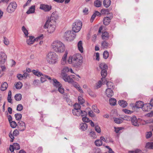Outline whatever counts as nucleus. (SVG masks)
Masks as SVG:
<instances>
[{
  "instance_id": "obj_10",
  "label": "nucleus",
  "mask_w": 153,
  "mask_h": 153,
  "mask_svg": "<svg viewBox=\"0 0 153 153\" xmlns=\"http://www.w3.org/2000/svg\"><path fill=\"white\" fill-rule=\"evenodd\" d=\"M7 59V56L5 53L2 52H0V64L4 63Z\"/></svg>"
},
{
  "instance_id": "obj_7",
  "label": "nucleus",
  "mask_w": 153,
  "mask_h": 153,
  "mask_svg": "<svg viewBox=\"0 0 153 153\" xmlns=\"http://www.w3.org/2000/svg\"><path fill=\"white\" fill-rule=\"evenodd\" d=\"M129 119H130L132 124L134 126H139V123L138 122V119L135 116H133L131 118H130Z\"/></svg>"
},
{
  "instance_id": "obj_41",
  "label": "nucleus",
  "mask_w": 153,
  "mask_h": 153,
  "mask_svg": "<svg viewBox=\"0 0 153 153\" xmlns=\"http://www.w3.org/2000/svg\"><path fill=\"white\" fill-rule=\"evenodd\" d=\"M15 98L17 101L21 100L22 98V95L20 94H16L15 96Z\"/></svg>"
},
{
  "instance_id": "obj_35",
  "label": "nucleus",
  "mask_w": 153,
  "mask_h": 153,
  "mask_svg": "<svg viewBox=\"0 0 153 153\" xmlns=\"http://www.w3.org/2000/svg\"><path fill=\"white\" fill-rule=\"evenodd\" d=\"M109 102L110 105H115L116 103V100L114 98H111L109 100Z\"/></svg>"
},
{
  "instance_id": "obj_12",
  "label": "nucleus",
  "mask_w": 153,
  "mask_h": 153,
  "mask_svg": "<svg viewBox=\"0 0 153 153\" xmlns=\"http://www.w3.org/2000/svg\"><path fill=\"white\" fill-rule=\"evenodd\" d=\"M20 149V146L19 144L17 143H14L12 145H10V151L13 152L14 150H18Z\"/></svg>"
},
{
  "instance_id": "obj_24",
  "label": "nucleus",
  "mask_w": 153,
  "mask_h": 153,
  "mask_svg": "<svg viewBox=\"0 0 153 153\" xmlns=\"http://www.w3.org/2000/svg\"><path fill=\"white\" fill-rule=\"evenodd\" d=\"M70 69L68 67H65L61 71V75L63 76L64 74H67L66 73L69 72Z\"/></svg>"
},
{
  "instance_id": "obj_21",
  "label": "nucleus",
  "mask_w": 153,
  "mask_h": 153,
  "mask_svg": "<svg viewBox=\"0 0 153 153\" xmlns=\"http://www.w3.org/2000/svg\"><path fill=\"white\" fill-rule=\"evenodd\" d=\"M118 104L120 105L123 108L126 107L128 105L127 102L123 100L119 101Z\"/></svg>"
},
{
  "instance_id": "obj_34",
  "label": "nucleus",
  "mask_w": 153,
  "mask_h": 153,
  "mask_svg": "<svg viewBox=\"0 0 153 153\" xmlns=\"http://www.w3.org/2000/svg\"><path fill=\"white\" fill-rule=\"evenodd\" d=\"M8 86L7 83L5 82L3 83H2L1 85V90L4 91L6 89Z\"/></svg>"
},
{
  "instance_id": "obj_9",
  "label": "nucleus",
  "mask_w": 153,
  "mask_h": 153,
  "mask_svg": "<svg viewBox=\"0 0 153 153\" xmlns=\"http://www.w3.org/2000/svg\"><path fill=\"white\" fill-rule=\"evenodd\" d=\"M110 16L105 17L103 20L104 24L105 25H107L109 24L111 21V20L112 18V14L109 13Z\"/></svg>"
},
{
  "instance_id": "obj_11",
  "label": "nucleus",
  "mask_w": 153,
  "mask_h": 153,
  "mask_svg": "<svg viewBox=\"0 0 153 153\" xmlns=\"http://www.w3.org/2000/svg\"><path fill=\"white\" fill-rule=\"evenodd\" d=\"M39 8L45 11L48 12L51 10V5L41 4Z\"/></svg>"
},
{
  "instance_id": "obj_15",
  "label": "nucleus",
  "mask_w": 153,
  "mask_h": 153,
  "mask_svg": "<svg viewBox=\"0 0 153 153\" xmlns=\"http://www.w3.org/2000/svg\"><path fill=\"white\" fill-rule=\"evenodd\" d=\"M17 6V5L15 2L13 1L10 3V13L14 12Z\"/></svg>"
},
{
  "instance_id": "obj_39",
  "label": "nucleus",
  "mask_w": 153,
  "mask_h": 153,
  "mask_svg": "<svg viewBox=\"0 0 153 153\" xmlns=\"http://www.w3.org/2000/svg\"><path fill=\"white\" fill-rule=\"evenodd\" d=\"M22 29L23 32L24 33V34H25L26 37H27L28 35V33L27 30L26 29L25 27L24 26L22 27Z\"/></svg>"
},
{
  "instance_id": "obj_40",
  "label": "nucleus",
  "mask_w": 153,
  "mask_h": 153,
  "mask_svg": "<svg viewBox=\"0 0 153 153\" xmlns=\"http://www.w3.org/2000/svg\"><path fill=\"white\" fill-rule=\"evenodd\" d=\"M78 101L79 103L81 105L83 104L85 102V100L81 96H79L78 98Z\"/></svg>"
},
{
  "instance_id": "obj_5",
  "label": "nucleus",
  "mask_w": 153,
  "mask_h": 153,
  "mask_svg": "<svg viewBox=\"0 0 153 153\" xmlns=\"http://www.w3.org/2000/svg\"><path fill=\"white\" fill-rule=\"evenodd\" d=\"M82 25V23L81 21L76 20L73 24V30L76 33L78 32L81 29Z\"/></svg>"
},
{
  "instance_id": "obj_17",
  "label": "nucleus",
  "mask_w": 153,
  "mask_h": 153,
  "mask_svg": "<svg viewBox=\"0 0 153 153\" xmlns=\"http://www.w3.org/2000/svg\"><path fill=\"white\" fill-rule=\"evenodd\" d=\"M52 82L53 85L56 88H58L62 85L57 79H53L51 81H50V82Z\"/></svg>"
},
{
  "instance_id": "obj_64",
  "label": "nucleus",
  "mask_w": 153,
  "mask_h": 153,
  "mask_svg": "<svg viewBox=\"0 0 153 153\" xmlns=\"http://www.w3.org/2000/svg\"><path fill=\"white\" fill-rule=\"evenodd\" d=\"M41 76H42L41 77L40 79L42 83H43L46 81V78L45 77L44 75H43V74Z\"/></svg>"
},
{
  "instance_id": "obj_52",
  "label": "nucleus",
  "mask_w": 153,
  "mask_h": 153,
  "mask_svg": "<svg viewBox=\"0 0 153 153\" xmlns=\"http://www.w3.org/2000/svg\"><path fill=\"white\" fill-rule=\"evenodd\" d=\"M81 112L80 113V115L82 117H86L87 115V112L85 111H82L81 110Z\"/></svg>"
},
{
  "instance_id": "obj_32",
  "label": "nucleus",
  "mask_w": 153,
  "mask_h": 153,
  "mask_svg": "<svg viewBox=\"0 0 153 153\" xmlns=\"http://www.w3.org/2000/svg\"><path fill=\"white\" fill-rule=\"evenodd\" d=\"M94 5L96 7H100L102 5V2L100 1L96 0L94 2Z\"/></svg>"
},
{
  "instance_id": "obj_31",
  "label": "nucleus",
  "mask_w": 153,
  "mask_h": 153,
  "mask_svg": "<svg viewBox=\"0 0 153 153\" xmlns=\"http://www.w3.org/2000/svg\"><path fill=\"white\" fill-rule=\"evenodd\" d=\"M32 73L38 77L41 76L42 75V73L39 71L33 70H32Z\"/></svg>"
},
{
  "instance_id": "obj_61",
  "label": "nucleus",
  "mask_w": 153,
  "mask_h": 153,
  "mask_svg": "<svg viewBox=\"0 0 153 153\" xmlns=\"http://www.w3.org/2000/svg\"><path fill=\"white\" fill-rule=\"evenodd\" d=\"M152 134L151 131L148 132L146 135V137L148 139L150 138L152 136Z\"/></svg>"
},
{
  "instance_id": "obj_27",
  "label": "nucleus",
  "mask_w": 153,
  "mask_h": 153,
  "mask_svg": "<svg viewBox=\"0 0 153 153\" xmlns=\"http://www.w3.org/2000/svg\"><path fill=\"white\" fill-rule=\"evenodd\" d=\"M111 3L110 0H104L103 4L105 7L107 8L110 6Z\"/></svg>"
},
{
  "instance_id": "obj_45",
  "label": "nucleus",
  "mask_w": 153,
  "mask_h": 153,
  "mask_svg": "<svg viewBox=\"0 0 153 153\" xmlns=\"http://www.w3.org/2000/svg\"><path fill=\"white\" fill-rule=\"evenodd\" d=\"M92 108L93 110L95 112L99 113L100 112V111L97 108V106L95 105H93L92 106Z\"/></svg>"
},
{
  "instance_id": "obj_38",
  "label": "nucleus",
  "mask_w": 153,
  "mask_h": 153,
  "mask_svg": "<svg viewBox=\"0 0 153 153\" xmlns=\"http://www.w3.org/2000/svg\"><path fill=\"white\" fill-rule=\"evenodd\" d=\"M114 122L117 124H120L123 122L122 119L118 118H114Z\"/></svg>"
},
{
  "instance_id": "obj_13",
  "label": "nucleus",
  "mask_w": 153,
  "mask_h": 153,
  "mask_svg": "<svg viewBox=\"0 0 153 153\" xmlns=\"http://www.w3.org/2000/svg\"><path fill=\"white\" fill-rule=\"evenodd\" d=\"M131 105H133L132 107L137 108H143L144 103L141 101H137L134 105L133 104H131Z\"/></svg>"
},
{
  "instance_id": "obj_1",
  "label": "nucleus",
  "mask_w": 153,
  "mask_h": 153,
  "mask_svg": "<svg viewBox=\"0 0 153 153\" xmlns=\"http://www.w3.org/2000/svg\"><path fill=\"white\" fill-rule=\"evenodd\" d=\"M83 61V58L81 54L76 53L68 58V62L72 66L76 68L80 67Z\"/></svg>"
},
{
  "instance_id": "obj_60",
  "label": "nucleus",
  "mask_w": 153,
  "mask_h": 153,
  "mask_svg": "<svg viewBox=\"0 0 153 153\" xmlns=\"http://www.w3.org/2000/svg\"><path fill=\"white\" fill-rule=\"evenodd\" d=\"M141 151L139 149H137L134 151H130L128 153H140Z\"/></svg>"
},
{
  "instance_id": "obj_37",
  "label": "nucleus",
  "mask_w": 153,
  "mask_h": 153,
  "mask_svg": "<svg viewBox=\"0 0 153 153\" xmlns=\"http://www.w3.org/2000/svg\"><path fill=\"white\" fill-rule=\"evenodd\" d=\"M22 86V84L20 82H19L15 84V87L17 89H20Z\"/></svg>"
},
{
  "instance_id": "obj_22",
  "label": "nucleus",
  "mask_w": 153,
  "mask_h": 153,
  "mask_svg": "<svg viewBox=\"0 0 153 153\" xmlns=\"http://www.w3.org/2000/svg\"><path fill=\"white\" fill-rule=\"evenodd\" d=\"M77 46L78 50L82 53L83 52V48L82 47V42L81 41H79L77 44Z\"/></svg>"
},
{
  "instance_id": "obj_14",
  "label": "nucleus",
  "mask_w": 153,
  "mask_h": 153,
  "mask_svg": "<svg viewBox=\"0 0 153 153\" xmlns=\"http://www.w3.org/2000/svg\"><path fill=\"white\" fill-rule=\"evenodd\" d=\"M62 76V79L65 82L71 83L73 82V79L71 77V76H69L67 74L64 75V74Z\"/></svg>"
},
{
  "instance_id": "obj_48",
  "label": "nucleus",
  "mask_w": 153,
  "mask_h": 153,
  "mask_svg": "<svg viewBox=\"0 0 153 153\" xmlns=\"http://www.w3.org/2000/svg\"><path fill=\"white\" fill-rule=\"evenodd\" d=\"M74 109H77L78 110H81L80 109L81 107L80 105L79 104L76 103H75L74 105Z\"/></svg>"
},
{
  "instance_id": "obj_4",
  "label": "nucleus",
  "mask_w": 153,
  "mask_h": 153,
  "mask_svg": "<svg viewBox=\"0 0 153 153\" xmlns=\"http://www.w3.org/2000/svg\"><path fill=\"white\" fill-rule=\"evenodd\" d=\"M47 60L50 64H54L56 63L59 61L58 56L54 52H50L47 55Z\"/></svg>"
},
{
  "instance_id": "obj_3",
  "label": "nucleus",
  "mask_w": 153,
  "mask_h": 153,
  "mask_svg": "<svg viewBox=\"0 0 153 153\" xmlns=\"http://www.w3.org/2000/svg\"><path fill=\"white\" fill-rule=\"evenodd\" d=\"M51 46L54 51L57 53L63 52L65 49L64 44L58 40L53 41L52 44Z\"/></svg>"
},
{
  "instance_id": "obj_47",
  "label": "nucleus",
  "mask_w": 153,
  "mask_h": 153,
  "mask_svg": "<svg viewBox=\"0 0 153 153\" xmlns=\"http://www.w3.org/2000/svg\"><path fill=\"white\" fill-rule=\"evenodd\" d=\"M16 119L18 120H19L21 119L22 117V115L20 114L17 113L15 115Z\"/></svg>"
},
{
  "instance_id": "obj_57",
  "label": "nucleus",
  "mask_w": 153,
  "mask_h": 153,
  "mask_svg": "<svg viewBox=\"0 0 153 153\" xmlns=\"http://www.w3.org/2000/svg\"><path fill=\"white\" fill-rule=\"evenodd\" d=\"M23 109V106L21 104H19L17 106V111H21Z\"/></svg>"
},
{
  "instance_id": "obj_55",
  "label": "nucleus",
  "mask_w": 153,
  "mask_h": 153,
  "mask_svg": "<svg viewBox=\"0 0 153 153\" xmlns=\"http://www.w3.org/2000/svg\"><path fill=\"white\" fill-rule=\"evenodd\" d=\"M123 111L125 113L127 114H131L133 112L132 111L127 110L126 109H123Z\"/></svg>"
},
{
  "instance_id": "obj_20",
  "label": "nucleus",
  "mask_w": 153,
  "mask_h": 153,
  "mask_svg": "<svg viewBox=\"0 0 153 153\" xmlns=\"http://www.w3.org/2000/svg\"><path fill=\"white\" fill-rule=\"evenodd\" d=\"M101 75L102 78L101 79V80L103 82L104 80L105 79V77L107 75V70H102L101 71Z\"/></svg>"
},
{
  "instance_id": "obj_16",
  "label": "nucleus",
  "mask_w": 153,
  "mask_h": 153,
  "mask_svg": "<svg viewBox=\"0 0 153 153\" xmlns=\"http://www.w3.org/2000/svg\"><path fill=\"white\" fill-rule=\"evenodd\" d=\"M106 94L108 97H111L114 95V92L111 89L107 88L106 90Z\"/></svg>"
},
{
  "instance_id": "obj_49",
  "label": "nucleus",
  "mask_w": 153,
  "mask_h": 153,
  "mask_svg": "<svg viewBox=\"0 0 153 153\" xmlns=\"http://www.w3.org/2000/svg\"><path fill=\"white\" fill-rule=\"evenodd\" d=\"M103 58L105 59H107V58L108 57V56H109L108 52L107 51H105L103 53Z\"/></svg>"
},
{
  "instance_id": "obj_30",
  "label": "nucleus",
  "mask_w": 153,
  "mask_h": 153,
  "mask_svg": "<svg viewBox=\"0 0 153 153\" xmlns=\"http://www.w3.org/2000/svg\"><path fill=\"white\" fill-rule=\"evenodd\" d=\"M35 6L33 5L31 6L29 8V9L27 11L26 13L27 14L32 13L35 12Z\"/></svg>"
},
{
  "instance_id": "obj_33",
  "label": "nucleus",
  "mask_w": 153,
  "mask_h": 153,
  "mask_svg": "<svg viewBox=\"0 0 153 153\" xmlns=\"http://www.w3.org/2000/svg\"><path fill=\"white\" fill-rule=\"evenodd\" d=\"M100 68L102 70H107L108 69V66L105 63H102L100 65Z\"/></svg>"
},
{
  "instance_id": "obj_25",
  "label": "nucleus",
  "mask_w": 153,
  "mask_h": 153,
  "mask_svg": "<svg viewBox=\"0 0 153 153\" xmlns=\"http://www.w3.org/2000/svg\"><path fill=\"white\" fill-rule=\"evenodd\" d=\"M88 127L87 124L86 123H82L80 124V129L83 131L86 130Z\"/></svg>"
},
{
  "instance_id": "obj_18",
  "label": "nucleus",
  "mask_w": 153,
  "mask_h": 153,
  "mask_svg": "<svg viewBox=\"0 0 153 153\" xmlns=\"http://www.w3.org/2000/svg\"><path fill=\"white\" fill-rule=\"evenodd\" d=\"M143 106L144 108L143 109L144 111H150V110L152 109V106L149 103L146 104L145 105L144 104Z\"/></svg>"
},
{
  "instance_id": "obj_46",
  "label": "nucleus",
  "mask_w": 153,
  "mask_h": 153,
  "mask_svg": "<svg viewBox=\"0 0 153 153\" xmlns=\"http://www.w3.org/2000/svg\"><path fill=\"white\" fill-rule=\"evenodd\" d=\"M102 82L101 81H99L98 82L96 83L95 88L97 89L100 88L102 86Z\"/></svg>"
},
{
  "instance_id": "obj_23",
  "label": "nucleus",
  "mask_w": 153,
  "mask_h": 153,
  "mask_svg": "<svg viewBox=\"0 0 153 153\" xmlns=\"http://www.w3.org/2000/svg\"><path fill=\"white\" fill-rule=\"evenodd\" d=\"M81 112H82L81 111V110H78L77 109H73L72 110V113L73 114L77 116H79Z\"/></svg>"
},
{
  "instance_id": "obj_26",
  "label": "nucleus",
  "mask_w": 153,
  "mask_h": 153,
  "mask_svg": "<svg viewBox=\"0 0 153 153\" xmlns=\"http://www.w3.org/2000/svg\"><path fill=\"white\" fill-rule=\"evenodd\" d=\"M109 36L108 33L107 32H105L102 33V37L103 39L107 40Z\"/></svg>"
},
{
  "instance_id": "obj_43",
  "label": "nucleus",
  "mask_w": 153,
  "mask_h": 153,
  "mask_svg": "<svg viewBox=\"0 0 153 153\" xmlns=\"http://www.w3.org/2000/svg\"><path fill=\"white\" fill-rule=\"evenodd\" d=\"M107 86L108 88H110L111 89L114 86V84L111 82H108L106 83Z\"/></svg>"
},
{
  "instance_id": "obj_63",
  "label": "nucleus",
  "mask_w": 153,
  "mask_h": 153,
  "mask_svg": "<svg viewBox=\"0 0 153 153\" xmlns=\"http://www.w3.org/2000/svg\"><path fill=\"white\" fill-rule=\"evenodd\" d=\"M17 77L19 80H21L23 78V76L22 74H18L17 75Z\"/></svg>"
},
{
  "instance_id": "obj_51",
  "label": "nucleus",
  "mask_w": 153,
  "mask_h": 153,
  "mask_svg": "<svg viewBox=\"0 0 153 153\" xmlns=\"http://www.w3.org/2000/svg\"><path fill=\"white\" fill-rule=\"evenodd\" d=\"M58 88V91L60 93L62 94L64 92V89L62 87V85L61 86H59Z\"/></svg>"
},
{
  "instance_id": "obj_59",
  "label": "nucleus",
  "mask_w": 153,
  "mask_h": 153,
  "mask_svg": "<svg viewBox=\"0 0 153 153\" xmlns=\"http://www.w3.org/2000/svg\"><path fill=\"white\" fill-rule=\"evenodd\" d=\"M19 131L17 129L15 130L13 134V136H17L19 134Z\"/></svg>"
},
{
  "instance_id": "obj_2",
  "label": "nucleus",
  "mask_w": 153,
  "mask_h": 153,
  "mask_svg": "<svg viewBox=\"0 0 153 153\" xmlns=\"http://www.w3.org/2000/svg\"><path fill=\"white\" fill-rule=\"evenodd\" d=\"M54 17L52 14L50 19L47 20L44 26V28H47L48 31L50 33H53L55 30L56 22L53 19Z\"/></svg>"
},
{
  "instance_id": "obj_58",
  "label": "nucleus",
  "mask_w": 153,
  "mask_h": 153,
  "mask_svg": "<svg viewBox=\"0 0 153 153\" xmlns=\"http://www.w3.org/2000/svg\"><path fill=\"white\" fill-rule=\"evenodd\" d=\"M83 121L85 122L88 123L90 121L89 118L86 117H83L82 119Z\"/></svg>"
},
{
  "instance_id": "obj_53",
  "label": "nucleus",
  "mask_w": 153,
  "mask_h": 153,
  "mask_svg": "<svg viewBox=\"0 0 153 153\" xmlns=\"http://www.w3.org/2000/svg\"><path fill=\"white\" fill-rule=\"evenodd\" d=\"M95 130L98 133H100L101 132L100 128L98 125L95 126Z\"/></svg>"
},
{
  "instance_id": "obj_19",
  "label": "nucleus",
  "mask_w": 153,
  "mask_h": 153,
  "mask_svg": "<svg viewBox=\"0 0 153 153\" xmlns=\"http://www.w3.org/2000/svg\"><path fill=\"white\" fill-rule=\"evenodd\" d=\"M35 41L34 37L30 36H29V38L27 40V43L28 45H31L33 44Z\"/></svg>"
},
{
  "instance_id": "obj_29",
  "label": "nucleus",
  "mask_w": 153,
  "mask_h": 153,
  "mask_svg": "<svg viewBox=\"0 0 153 153\" xmlns=\"http://www.w3.org/2000/svg\"><path fill=\"white\" fill-rule=\"evenodd\" d=\"M145 148L146 149H153V142H148L146 144Z\"/></svg>"
},
{
  "instance_id": "obj_36",
  "label": "nucleus",
  "mask_w": 153,
  "mask_h": 153,
  "mask_svg": "<svg viewBox=\"0 0 153 153\" xmlns=\"http://www.w3.org/2000/svg\"><path fill=\"white\" fill-rule=\"evenodd\" d=\"M95 145L97 146H99L102 145V142L101 140H97L95 141Z\"/></svg>"
},
{
  "instance_id": "obj_6",
  "label": "nucleus",
  "mask_w": 153,
  "mask_h": 153,
  "mask_svg": "<svg viewBox=\"0 0 153 153\" xmlns=\"http://www.w3.org/2000/svg\"><path fill=\"white\" fill-rule=\"evenodd\" d=\"M72 33L70 30L67 31L64 33V37L65 39L68 41H71L74 38V36H72Z\"/></svg>"
},
{
  "instance_id": "obj_42",
  "label": "nucleus",
  "mask_w": 153,
  "mask_h": 153,
  "mask_svg": "<svg viewBox=\"0 0 153 153\" xmlns=\"http://www.w3.org/2000/svg\"><path fill=\"white\" fill-rule=\"evenodd\" d=\"M89 135L90 137L93 138L94 139H95L97 137V136L95 132L94 131H91L90 132Z\"/></svg>"
},
{
  "instance_id": "obj_62",
  "label": "nucleus",
  "mask_w": 153,
  "mask_h": 153,
  "mask_svg": "<svg viewBox=\"0 0 153 153\" xmlns=\"http://www.w3.org/2000/svg\"><path fill=\"white\" fill-rule=\"evenodd\" d=\"M88 114L89 116L91 117H93L95 116L94 113L91 110L90 111L88 112Z\"/></svg>"
},
{
  "instance_id": "obj_56",
  "label": "nucleus",
  "mask_w": 153,
  "mask_h": 153,
  "mask_svg": "<svg viewBox=\"0 0 153 153\" xmlns=\"http://www.w3.org/2000/svg\"><path fill=\"white\" fill-rule=\"evenodd\" d=\"M67 54L68 53L67 52H65L63 56L62 59L66 61Z\"/></svg>"
},
{
  "instance_id": "obj_50",
  "label": "nucleus",
  "mask_w": 153,
  "mask_h": 153,
  "mask_svg": "<svg viewBox=\"0 0 153 153\" xmlns=\"http://www.w3.org/2000/svg\"><path fill=\"white\" fill-rule=\"evenodd\" d=\"M101 12L102 14H108V10L107 9H102L101 10Z\"/></svg>"
},
{
  "instance_id": "obj_44",
  "label": "nucleus",
  "mask_w": 153,
  "mask_h": 153,
  "mask_svg": "<svg viewBox=\"0 0 153 153\" xmlns=\"http://www.w3.org/2000/svg\"><path fill=\"white\" fill-rule=\"evenodd\" d=\"M17 126V124L16 122L14 121H10V126L13 128H15Z\"/></svg>"
},
{
  "instance_id": "obj_8",
  "label": "nucleus",
  "mask_w": 153,
  "mask_h": 153,
  "mask_svg": "<svg viewBox=\"0 0 153 153\" xmlns=\"http://www.w3.org/2000/svg\"><path fill=\"white\" fill-rule=\"evenodd\" d=\"M18 127L20 131H23L25 129L26 125L22 121H20L18 123Z\"/></svg>"
},
{
  "instance_id": "obj_54",
  "label": "nucleus",
  "mask_w": 153,
  "mask_h": 153,
  "mask_svg": "<svg viewBox=\"0 0 153 153\" xmlns=\"http://www.w3.org/2000/svg\"><path fill=\"white\" fill-rule=\"evenodd\" d=\"M43 34H41L40 36H38L35 39V41H40V40L42 39L43 38Z\"/></svg>"
},
{
  "instance_id": "obj_28",
  "label": "nucleus",
  "mask_w": 153,
  "mask_h": 153,
  "mask_svg": "<svg viewBox=\"0 0 153 153\" xmlns=\"http://www.w3.org/2000/svg\"><path fill=\"white\" fill-rule=\"evenodd\" d=\"M101 45L102 47L104 48H107L110 46V45L105 41H103L102 42Z\"/></svg>"
}]
</instances>
